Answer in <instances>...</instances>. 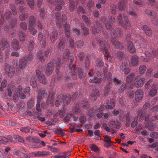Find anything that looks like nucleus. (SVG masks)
<instances>
[{"mask_svg": "<svg viewBox=\"0 0 158 158\" xmlns=\"http://www.w3.org/2000/svg\"><path fill=\"white\" fill-rule=\"evenodd\" d=\"M56 63V72L58 75L59 73V69L60 66V60L58 59L57 61L55 60L48 63L47 64L45 69L46 73L48 75H51L54 71V64Z\"/></svg>", "mask_w": 158, "mask_h": 158, "instance_id": "obj_1", "label": "nucleus"}, {"mask_svg": "<svg viewBox=\"0 0 158 158\" xmlns=\"http://www.w3.org/2000/svg\"><path fill=\"white\" fill-rule=\"evenodd\" d=\"M71 96L70 94H66L64 95L60 94L58 96L56 100L55 105L57 106L60 103L63 102V103L65 106L69 104L71 101Z\"/></svg>", "mask_w": 158, "mask_h": 158, "instance_id": "obj_2", "label": "nucleus"}, {"mask_svg": "<svg viewBox=\"0 0 158 158\" xmlns=\"http://www.w3.org/2000/svg\"><path fill=\"white\" fill-rule=\"evenodd\" d=\"M74 59V56H71L69 57L70 63L68 67L70 71L68 75H66L65 77V78L66 80L69 79L71 80H76L77 78V74L74 70V66L73 63Z\"/></svg>", "mask_w": 158, "mask_h": 158, "instance_id": "obj_3", "label": "nucleus"}, {"mask_svg": "<svg viewBox=\"0 0 158 158\" xmlns=\"http://www.w3.org/2000/svg\"><path fill=\"white\" fill-rule=\"evenodd\" d=\"M10 45L8 42L5 40H2L0 42V62L2 63L3 61V56L4 52H8L10 51Z\"/></svg>", "mask_w": 158, "mask_h": 158, "instance_id": "obj_4", "label": "nucleus"}, {"mask_svg": "<svg viewBox=\"0 0 158 158\" xmlns=\"http://www.w3.org/2000/svg\"><path fill=\"white\" fill-rule=\"evenodd\" d=\"M67 42L65 38H63L60 40V42L58 44V48L60 49L63 50L64 48L65 44H68L69 47L71 49H73L74 48V42L72 39L69 38L67 39Z\"/></svg>", "mask_w": 158, "mask_h": 158, "instance_id": "obj_5", "label": "nucleus"}, {"mask_svg": "<svg viewBox=\"0 0 158 158\" xmlns=\"http://www.w3.org/2000/svg\"><path fill=\"white\" fill-rule=\"evenodd\" d=\"M30 88L29 87H26L25 90H23L22 87L21 85H19L16 89V94L18 97H19L21 99H24L26 97V94L28 96L30 94Z\"/></svg>", "mask_w": 158, "mask_h": 158, "instance_id": "obj_6", "label": "nucleus"}, {"mask_svg": "<svg viewBox=\"0 0 158 158\" xmlns=\"http://www.w3.org/2000/svg\"><path fill=\"white\" fill-rule=\"evenodd\" d=\"M5 74L10 78L12 77L14 74L15 69L12 66H9L8 63H6L4 65Z\"/></svg>", "mask_w": 158, "mask_h": 158, "instance_id": "obj_7", "label": "nucleus"}, {"mask_svg": "<svg viewBox=\"0 0 158 158\" xmlns=\"http://www.w3.org/2000/svg\"><path fill=\"white\" fill-rule=\"evenodd\" d=\"M73 115L72 117L74 121H76L78 120V116H76L74 115V114L76 115H79L81 114V110L80 109L79 104L77 102H75L73 107Z\"/></svg>", "mask_w": 158, "mask_h": 158, "instance_id": "obj_8", "label": "nucleus"}, {"mask_svg": "<svg viewBox=\"0 0 158 158\" xmlns=\"http://www.w3.org/2000/svg\"><path fill=\"white\" fill-rule=\"evenodd\" d=\"M123 17L124 20V22L122 21V15L121 14H119L118 15V19L119 23L120 24H122V26L125 28L127 29V28L128 25V17L125 14L124 15Z\"/></svg>", "mask_w": 158, "mask_h": 158, "instance_id": "obj_9", "label": "nucleus"}, {"mask_svg": "<svg viewBox=\"0 0 158 158\" xmlns=\"http://www.w3.org/2000/svg\"><path fill=\"white\" fill-rule=\"evenodd\" d=\"M92 29V31L94 34L101 33V27L100 26V23L97 21L94 22Z\"/></svg>", "mask_w": 158, "mask_h": 158, "instance_id": "obj_10", "label": "nucleus"}, {"mask_svg": "<svg viewBox=\"0 0 158 158\" xmlns=\"http://www.w3.org/2000/svg\"><path fill=\"white\" fill-rule=\"evenodd\" d=\"M115 101L114 99H110V100H108L106 101V103L103 106L106 109L110 110L114 108L115 107Z\"/></svg>", "mask_w": 158, "mask_h": 158, "instance_id": "obj_11", "label": "nucleus"}, {"mask_svg": "<svg viewBox=\"0 0 158 158\" xmlns=\"http://www.w3.org/2000/svg\"><path fill=\"white\" fill-rule=\"evenodd\" d=\"M100 97L99 91L98 89H94L90 95V98L91 101H94Z\"/></svg>", "mask_w": 158, "mask_h": 158, "instance_id": "obj_12", "label": "nucleus"}, {"mask_svg": "<svg viewBox=\"0 0 158 158\" xmlns=\"http://www.w3.org/2000/svg\"><path fill=\"white\" fill-rule=\"evenodd\" d=\"M36 74L39 81L44 84H46L47 81L43 74L39 70H36Z\"/></svg>", "mask_w": 158, "mask_h": 158, "instance_id": "obj_13", "label": "nucleus"}, {"mask_svg": "<svg viewBox=\"0 0 158 158\" xmlns=\"http://www.w3.org/2000/svg\"><path fill=\"white\" fill-rule=\"evenodd\" d=\"M143 96V92L142 89H138L135 92V98L137 102L141 100Z\"/></svg>", "mask_w": 158, "mask_h": 158, "instance_id": "obj_14", "label": "nucleus"}, {"mask_svg": "<svg viewBox=\"0 0 158 158\" xmlns=\"http://www.w3.org/2000/svg\"><path fill=\"white\" fill-rule=\"evenodd\" d=\"M121 123L120 122L116 120L111 121L109 123L108 125L110 128H119L121 127Z\"/></svg>", "mask_w": 158, "mask_h": 158, "instance_id": "obj_15", "label": "nucleus"}, {"mask_svg": "<svg viewBox=\"0 0 158 158\" xmlns=\"http://www.w3.org/2000/svg\"><path fill=\"white\" fill-rule=\"evenodd\" d=\"M28 62L27 57H24L19 60V67L21 69H23L26 67L27 63Z\"/></svg>", "mask_w": 158, "mask_h": 158, "instance_id": "obj_16", "label": "nucleus"}, {"mask_svg": "<svg viewBox=\"0 0 158 158\" xmlns=\"http://www.w3.org/2000/svg\"><path fill=\"white\" fill-rule=\"evenodd\" d=\"M99 47L103 51V53L105 52V54L108 53L107 45L102 40L99 42Z\"/></svg>", "mask_w": 158, "mask_h": 158, "instance_id": "obj_17", "label": "nucleus"}, {"mask_svg": "<svg viewBox=\"0 0 158 158\" xmlns=\"http://www.w3.org/2000/svg\"><path fill=\"white\" fill-rule=\"evenodd\" d=\"M55 5H57L55 8L56 11L60 10L62 8V5L64 4V2L62 0H56L53 2Z\"/></svg>", "mask_w": 158, "mask_h": 158, "instance_id": "obj_18", "label": "nucleus"}, {"mask_svg": "<svg viewBox=\"0 0 158 158\" xmlns=\"http://www.w3.org/2000/svg\"><path fill=\"white\" fill-rule=\"evenodd\" d=\"M50 40L52 44L54 43L55 41L56 40L58 37V33L56 31L51 32L50 35Z\"/></svg>", "mask_w": 158, "mask_h": 158, "instance_id": "obj_19", "label": "nucleus"}, {"mask_svg": "<svg viewBox=\"0 0 158 158\" xmlns=\"http://www.w3.org/2000/svg\"><path fill=\"white\" fill-rule=\"evenodd\" d=\"M156 86V84L155 83H153L152 85V89L150 90L148 93L149 96L153 97L156 95L157 92Z\"/></svg>", "mask_w": 158, "mask_h": 158, "instance_id": "obj_20", "label": "nucleus"}, {"mask_svg": "<svg viewBox=\"0 0 158 158\" xmlns=\"http://www.w3.org/2000/svg\"><path fill=\"white\" fill-rule=\"evenodd\" d=\"M115 22V19L114 17H110L108 23L105 24V27L108 30H110L112 27L113 23Z\"/></svg>", "mask_w": 158, "mask_h": 158, "instance_id": "obj_21", "label": "nucleus"}, {"mask_svg": "<svg viewBox=\"0 0 158 158\" xmlns=\"http://www.w3.org/2000/svg\"><path fill=\"white\" fill-rule=\"evenodd\" d=\"M27 140L29 143H40V140L36 136H30L27 138Z\"/></svg>", "mask_w": 158, "mask_h": 158, "instance_id": "obj_22", "label": "nucleus"}, {"mask_svg": "<svg viewBox=\"0 0 158 158\" xmlns=\"http://www.w3.org/2000/svg\"><path fill=\"white\" fill-rule=\"evenodd\" d=\"M127 63L125 62H122L120 66L121 71L124 72L125 74H127L128 73V69L127 68Z\"/></svg>", "mask_w": 158, "mask_h": 158, "instance_id": "obj_23", "label": "nucleus"}, {"mask_svg": "<svg viewBox=\"0 0 158 158\" xmlns=\"http://www.w3.org/2000/svg\"><path fill=\"white\" fill-rule=\"evenodd\" d=\"M11 47L15 50L19 49V41L16 39H13L11 42Z\"/></svg>", "mask_w": 158, "mask_h": 158, "instance_id": "obj_24", "label": "nucleus"}, {"mask_svg": "<svg viewBox=\"0 0 158 158\" xmlns=\"http://www.w3.org/2000/svg\"><path fill=\"white\" fill-rule=\"evenodd\" d=\"M60 16L61 14L60 13L57 12L55 14V17L57 20L56 25L59 27H61L62 26Z\"/></svg>", "mask_w": 158, "mask_h": 158, "instance_id": "obj_25", "label": "nucleus"}, {"mask_svg": "<svg viewBox=\"0 0 158 158\" xmlns=\"http://www.w3.org/2000/svg\"><path fill=\"white\" fill-rule=\"evenodd\" d=\"M65 33L66 36L68 38L67 39L70 38L69 37L70 35V27L69 25L66 23L64 25Z\"/></svg>", "mask_w": 158, "mask_h": 158, "instance_id": "obj_26", "label": "nucleus"}, {"mask_svg": "<svg viewBox=\"0 0 158 158\" xmlns=\"http://www.w3.org/2000/svg\"><path fill=\"white\" fill-rule=\"evenodd\" d=\"M111 41L117 49H121L123 48L122 44L119 41H116L115 40H111Z\"/></svg>", "mask_w": 158, "mask_h": 158, "instance_id": "obj_27", "label": "nucleus"}, {"mask_svg": "<svg viewBox=\"0 0 158 158\" xmlns=\"http://www.w3.org/2000/svg\"><path fill=\"white\" fill-rule=\"evenodd\" d=\"M104 107L103 105L101 106L98 108L97 109V112H100V113L97 114L96 116L99 118H103L104 113L102 112L103 110Z\"/></svg>", "mask_w": 158, "mask_h": 158, "instance_id": "obj_28", "label": "nucleus"}, {"mask_svg": "<svg viewBox=\"0 0 158 158\" xmlns=\"http://www.w3.org/2000/svg\"><path fill=\"white\" fill-rule=\"evenodd\" d=\"M144 113L142 110H139L138 112V116L137 117V120L139 118V122H142V120H143L145 116Z\"/></svg>", "mask_w": 158, "mask_h": 158, "instance_id": "obj_29", "label": "nucleus"}, {"mask_svg": "<svg viewBox=\"0 0 158 158\" xmlns=\"http://www.w3.org/2000/svg\"><path fill=\"white\" fill-rule=\"evenodd\" d=\"M28 19L29 27L35 26V25L37 21L35 20L34 17L33 15H31L30 16Z\"/></svg>", "mask_w": 158, "mask_h": 158, "instance_id": "obj_30", "label": "nucleus"}, {"mask_svg": "<svg viewBox=\"0 0 158 158\" xmlns=\"http://www.w3.org/2000/svg\"><path fill=\"white\" fill-rule=\"evenodd\" d=\"M131 64L134 66H136L138 63V57L136 56H134L131 59Z\"/></svg>", "mask_w": 158, "mask_h": 158, "instance_id": "obj_31", "label": "nucleus"}, {"mask_svg": "<svg viewBox=\"0 0 158 158\" xmlns=\"http://www.w3.org/2000/svg\"><path fill=\"white\" fill-rule=\"evenodd\" d=\"M16 3L17 4H21L22 6L19 7V10L21 12H23V10H25V6L24 2L23 0H16L15 1Z\"/></svg>", "mask_w": 158, "mask_h": 158, "instance_id": "obj_32", "label": "nucleus"}, {"mask_svg": "<svg viewBox=\"0 0 158 158\" xmlns=\"http://www.w3.org/2000/svg\"><path fill=\"white\" fill-rule=\"evenodd\" d=\"M145 79L144 78H142L139 80L136 81L134 83V86L135 87H140L143 85L144 83Z\"/></svg>", "mask_w": 158, "mask_h": 158, "instance_id": "obj_33", "label": "nucleus"}, {"mask_svg": "<svg viewBox=\"0 0 158 158\" xmlns=\"http://www.w3.org/2000/svg\"><path fill=\"white\" fill-rule=\"evenodd\" d=\"M77 74L78 77L80 79H83L86 76V74L83 73V70L80 68H79L78 69Z\"/></svg>", "mask_w": 158, "mask_h": 158, "instance_id": "obj_34", "label": "nucleus"}, {"mask_svg": "<svg viewBox=\"0 0 158 158\" xmlns=\"http://www.w3.org/2000/svg\"><path fill=\"white\" fill-rule=\"evenodd\" d=\"M48 90L44 89H41L39 90V94L42 95L44 98H46L48 96Z\"/></svg>", "mask_w": 158, "mask_h": 158, "instance_id": "obj_35", "label": "nucleus"}, {"mask_svg": "<svg viewBox=\"0 0 158 158\" xmlns=\"http://www.w3.org/2000/svg\"><path fill=\"white\" fill-rule=\"evenodd\" d=\"M126 3L124 0H122L118 2V7L119 10H123L125 8Z\"/></svg>", "mask_w": 158, "mask_h": 158, "instance_id": "obj_36", "label": "nucleus"}, {"mask_svg": "<svg viewBox=\"0 0 158 158\" xmlns=\"http://www.w3.org/2000/svg\"><path fill=\"white\" fill-rule=\"evenodd\" d=\"M55 94L54 92H50L48 96L49 99L50 100L51 104H53L55 102Z\"/></svg>", "mask_w": 158, "mask_h": 158, "instance_id": "obj_37", "label": "nucleus"}, {"mask_svg": "<svg viewBox=\"0 0 158 158\" xmlns=\"http://www.w3.org/2000/svg\"><path fill=\"white\" fill-rule=\"evenodd\" d=\"M81 104L82 105L83 108L85 109H88L89 106V102L86 99L82 100Z\"/></svg>", "mask_w": 158, "mask_h": 158, "instance_id": "obj_38", "label": "nucleus"}, {"mask_svg": "<svg viewBox=\"0 0 158 158\" xmlns=\"http://www.w3.org/2000/svg\"><path fill=\"white\" fill-rule=\"evenodd\" d=\"M19 39L21 41L24 42L25 40L26 35L22 31H20L19 32Z\"/></svg>", "mask_w": 158, "mask_h": 158, "instance_id": "obj_39", "label": "nucleus"}, {"mask_svg": "<svg viewBox=\"0 0 158 158\" xmlns=\"http://www.w3.org/2000/svg\"><path fill=\"white\" fill-rule=\"evenodd\" d=\"M82 17L83 21L87 26H89L91 25L90 20L87 16L85 15H82Z\"/></svg>", "mask_w": 158, "mask_h": 158, "instance_id": "obj_40", "label": "nucleus"}, {"mask_svg": "<svg viewBox=\"0 0 158 158\" xmlns=\"http://www.w3.org/2000/svg\"><path fill=\"white\" fill-rule=\"evenodd\" d=\"M110 35L112 38L110 40H114V39L116 38L118 36L116 31L114 29H112L111 30Z\"/></svg>", "mask_w": 158, "mask_h": 158, "instance_id": "obj_41", "label": "nucleus"}, {"mask_svg": "<svg viewBox=\"0 0 158 158\" xmlns=\"http://www.w3.org/2000/svg\"><path fill=\"white\" fill-rule=\"evenodd\" d=\"M30 83L33 88H35L37 86V83L35 80V78L34 77H32L30 81Z\"/></svg>", "mask_w": 158, "mask_h": 158, "instance_id": "obj_42", "label": "nucleus"}, {"mask_svg": "<svg viewBox=\"0 0 158 158\" xmlns=\"http://www.w3.org/2000/svg\"><path fill=\"white\" fill-rule=\"evenodd\" d=\"M150 16L151 17L152 21L153 23V21L157 18V14L156 12L154 10H151Z\"/></svg>", "mask_w": 158, "mask_h": 158, "instance_id": "obj_43", "label": "nucleus"}, {"mask_svg": "<svg viewBox=\"0 0 158 158\" xmlns=\"http://www.w3.org/2000/svg\"><path fill=\"white\" fill-rule=\"evenodd\" d=\"M136 51L135 47L131 42L129 41V52L131 53H134Z\"/></svg>", "mask_w": 158, "mask_h": 158, "instance_id": "obj_44", "label": "nucleus"}, {"mask_svg": "<svg viewBox=\"0 0 158 158\" xmlns=\"http://www.w3.org/2000/svg\"><path fill=\"white\" fill-rule=\"evenodd\" d=\"M28 17V14L27 13H23L21 14L19 16L20 20L23 21L27 19Z\"/></svg>", "mask_w": 158, "mask_h": 158, "instance_id": "obj_45", "label": "nucleus"}, {"mask_svg": "<svg viewBox=\"0 0 158 158\" xmlns=\"http://www.w3.org/2000/svg\"><path fill=\"white\" fill-rule=\"evenodd\" d=\"M48 154V152L46 151H38L35 153V156H36L42 157L47 155Z\"/></svg>", "mask_w": 158, "mask_h": 158, "instance_id": "obj_46", "label": "nucleus"}, {"mask_svg": "<svg viewBox=\"0 0 158 158\" xmlns=\"http://www.w3.org/2000/svg\"><path fill=\"white\" fill-rule=\"evenodd\" d=\"M65 112L64 110H58V112L55 114V116H59L60 118L63 117L65 114Z\"/></svg>", "mask_w": 158, "mask_h": 158, "instance_id": "obj_47", "label": "nucleus"}, {"mask_svg": "<svg viewBox=\"0 0 158 158\" xmlns=\"http://www.w3.org/2000/svg\"><path fill=\"white\" fill-rule=\"evenodd\" d=\"M95 65L97 67H102L103 65V63L101 59H97L95 62Z\"/></svg>", "mask_w": 158, "mask_h": 158, "instance_id": "obj_48", "label": "nucleus"}, {"mask_svg": "<svg viewBox=\"0 0 158 158\" xmlns=\"http://www.w3.org/2000/svg\"><path fill=\"white\" fill-rule=\"evenodd\" d=\"M11 21L10 22V24L11 28H14L15 26L17 23V19L14 18L11 19Z\"/></svg>", "mask_w": 158, "mask_h": 158, "instance_id": "obj_49", "label": "nucleus"}, {"mask_svg": "<svg viewBox=\"0 0 158 158\" xmlns=\"http://www.w3.org/2000/svg\"><path fill=\"white\" fill-rule=\"evenodd\" d=\"M38 40L40 41V42L43 43V45L44 46L46 45V42L43 40V34L41 32H40L38 34Z\"/></svg>", "mask_w": 158, "mask_h": 158, "instance_id": "obj_50", "label": "nucleus"}, {"mask_svg": "<svg viewBox=\"0 0 158 158\" xmlns=\"http://www.w3.org/2000/svg\"><path fill=\"white\" fill-rule=\"evenodd\" d=\"M90 62L89 59H86L85 61L84 64V67L85 69H90Z\"/></svg>", "mask_w": 158, "mask_h": 158, "instance_id": "obj_51", "label": "nucleus"}, {"mask_svg": "<svg viewBox=\"0 0 158 158\" xmlns=\"http://www.w3.org/2000/svg\"><path fill=\"white\" fill-rule=\"evenodd\" d=\"M146 70V68L145 65H141L139 67V73L140 74H143Z\"/></svg>", "mask_w": 158, "mask_h": 158, "instance_id": "obj_52", "label": "nucleus"}, {"mask_svg": "<svg viewBox=\"0 0 158 158\" xmlns=\"http://www.w3.org/2000/svg\"><path fill=\"white\" fill-rule=\"evenodd\" d=\"M73 115V113L68 114L65 117L64 120L65 122H67L71 120Z\"/></svg>", "mask_w": 158, "mask_h": 158, "instance_id": "obj_53", "label": "nucleus"}, {"mask_svg": "<svg viewBox=\"0 0 158 158\" xmlns=\"http://www.w3.org/2000/svg\"><path fill=\"white\" fill-rule=\"evenodd\" d=\"M147 2L148 5L154 6V7H156L157 6L155 0H147Z\"/></svg>", "mask_w": 158, "mask_h": 158, "instance_id": "obj_54", "label": "nucleus"}, {"mask_svg": "<svg viewBox=\"0 0 158 158\" xmlns=\"http://www.w3.org/2000/svg\"><path fill=\"white\" fill-rule=\"evenodd\" d=\"M34 41L32 40L30 41L28 44V50L31 51L34 48Z\"/></svg>", "mask_w": 158, "mask_h": 158, "instance_id": "obj_55", "label": "nucleus"}, {"mask_svg": "<svg viewBox=\"0 0 158 158\" xmlns=\"http://www.w3.org/2000/svg\"><path fill=\"white\" fill-rule=\"evenodd\" d=\"M10 7L12 10V14L14 15H16L17 14V12L16 10V7L12 4L10 5Z\"/></svg>", "mask_w": 158, "mask_h": 158, "instance_id": "obj_56", "label": "nucleus"}, {"mask_svg": "<svg viewBox=\"0 0 158 158\" xmlns=\"http://www.w3.org/2000/svg\"><path fill=\"white\" fill-rule=\"evenodd\" d=\"M27 2L29 6L32 9H34V0H27Z\"/></svg>", "mask_w": 158, "mask_h": 158, "instance_id": "obj_57", "label": "nucleus"}, {"mask_svg": "<svg viewBox=\"0 0 158 158\" xmlns=\"http://www.w3.org/2000/svg\"><path fill=\"white\" fill-rule=\"evenodd\" d=\"M35 26L37 27L39 31L41 30L43 27L42 25L39 21H37L35 25Z\"/></svg>", "mask_w": 158, "mask_h": 158, "instance_id": "obj_58", "label": "nucleus"}, {"mask_svg": "<svg viewBox=\"0 0 158 158\" xmlns=\"http://www.w3.org/2000/svg\"><path fill=\"white\" fill-rule=\"evenodd\" d=\"M84 42L80 40L77 41L76 43V45L77 48H81L84 45Z\"/></svg>", "mask_w": 158, "mask_h": 158, "instance_id": "obj_59", "label": "nucleus"}, {"mask_svg": "<svg viewBox=\"0 0 158 158\" xmlns=\"http://www.w3.org/2000/svg\"><path fill=\"white\" fill-rule=\"evenodd\" d=\"M29 30L30 33L34 35H35L37 33V30L35 28L33 27H29Z\"/></svg>", "mask_w": 158, "mask_h": 158, "instance_id": "obj_60", "label": "nucleus"}, {"mask_svg": "<svg viewBox=\"0 0 158 158\" xmlns=\"http://www.w3.org/2000/svg\"><path fill=\"white\" fill-rule=\"evenodd\" d=\"M64 129L63 131L62 129H56L55 131V132L56 133V134H59L62 136L64 135L65 133L64 132Z\"/></svg>", "mask_w": 158, "mask_h": 158, "instance_id": "obj_61", "label": "nucleus"}, {"mask_svg": "<svg viewBox=\"0 0 158 158\" xmlns=\"http://www.w3.org/2000/svg\"><path fill=\"white\" fill-rule=\"evenodd\" d=\"M111 81H113L115 85H119L121 83V80L115 77L113 78Z\"/></svg>", "mask_w": 158, "mask_h": 158, "instance_id": "obj_62", "label": "nucleus"}, {"mask_svg": "<svg viewBox=\"0 0 158 158\" xmlns=\"http://www.w3.org/2000/svg\"><path fill=\"white\" fill-rule=\"evenodd\" d=\"M14 139L16 140V141H18L20 143H23L24 142V140L20 136L18 135H16L14 136Z\"/></svg>", "mask_w": 158, "mask_h": 158, "instance_id": "obj_63", "label": "nucleus"}, {"mask_svg": "<svg viewBox=\"0 0 158 158\" xmlns=\"http://www.w3.org/2000/svg\"><path fill=\"white\" fill-rule=\"evenodd\" d=\"M20 28L23 30H26L27 29V25L25 22L21 23L20 24Z\"/></svg>", "mask_w": 158, "mask_h": 158, "instance_id": "obj_64", "label": "nucleus"}]
</instances>
